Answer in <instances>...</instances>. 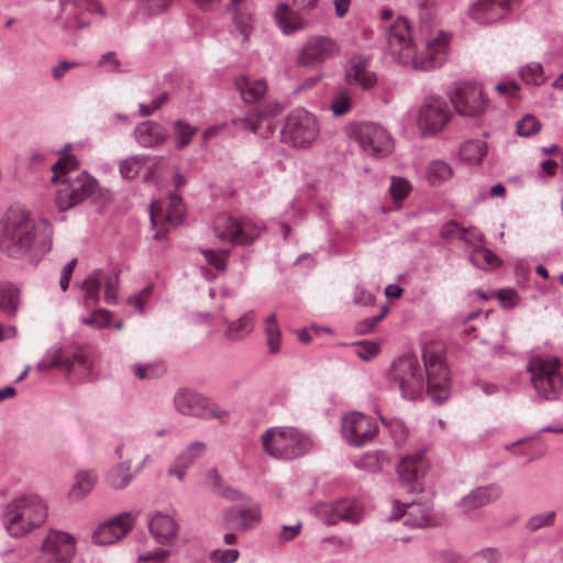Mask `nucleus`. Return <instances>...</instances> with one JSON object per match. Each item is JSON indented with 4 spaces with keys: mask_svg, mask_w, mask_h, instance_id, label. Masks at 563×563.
<instances>
[{
    "mask_svg": "<svg viewBox=\"0 0 563 563\" xmlns=\"http://www.w3.org/2000/svg\"><path fill=\"white\" fill-rule=\"evenodd\" d=\"M240 558L238 549H214L209 552L208 560L211 563H235Z\"/></svg>",
    "mask_w": 563,
    "mask_h": 563,
    "instance_id": "obj_57",
    "label": "nucleus"
},
{
    "mask_svg": "<svg viewBox=\"0 0 563 563\" xmlns=\"http://www.w3.org/2000/svg\"><path fill=\"white\" fill-rule=\"evenodd\" d=\"M520 0H478L468 9V15L482 25L493 24L504 19Z\"/></svg>",
    "mask_w": 563,
    "mask_h": 563,
    "instance_id": "obj_22",
    "label": "nucleus"
},
{
    "mask_svg": "<svg viewBox=\"0 0 563 563\" xmlns=\"http://www.w3.org/2000/svg\"><path fill=\"white\" fill-rule=\"evenodd\" d=\"M63 347L59 344L51 346L44 354L43 358L37 363L38 371H48L53 367L62 365Z\"/></svg>",
    "mask_w": 563,
    "mask_h": 563,
    "instance_id": "obj_50",
    "label": "nucleus"
},
{
    "mask_svg": "<svg viewBox=\"0 0 563 563\" xmlns=\"http://www.w3.org/2000/svg\"><path fill=\"white\" fill-rule=\"evenodd\" d=\"M341 434L349 445L361 448L376 438L378 427L371 417L358 411H351L342 417Z\"/></svg>",
    "mask_w": 563,
    "mask_h": 563,
    "instance_id": "obj_19",
    "label": "nucleus"
},
{
    "mask_svg": "<svg viewBox=\"0 0 563 563\" xmlns=\"http://www.w3.org/2000/svg\"><path fill=\"white\" fill-rule=\"evenodd\" d=\"M266 109L267 110L264 111L260 108H254L245 112L242 117L233 118L232 124L240 126V129L243 131L256 133L261 126L264 117H274L282 111V107L279 103H269L267 104Z\"/></svg>",
    "mask_w": 563,
    "mask_h": 563,
    "instance_id": "obj_33",
    "label": "nucleus"
},
{
    "mask_svg": "<svg viewBox=\"0 0 563 563\" xmlns=\"http://www.w3.org/2000/svg\"><path fill=\"white\" fill-rule=\"evenodd\" d=\"M78 166V161L73 155H64L56 162L52 169L54 173L53 181H57L60 178H65L64 175L69 170H74Z\"/></svg>",
    "mask_w": 563,
    "mask_h": 563,
    "instance_id": "obj_54",
    "label": "nucleus"
},
{
    "mask_svg": "<svg viewBox=\"0 0 563 563\" xmlns=\"http://www.w3.org/2000/svg\"><path fill=\"white\" fill-rule=\"evenodd\" d=\"M560 361L552 356L531 357L527 369L531 384L543 400H554L563 391V378L559 371Z\"/></svg>",
    "mask_w": 563,
    "mask_h": 563,
    "instance_id": "obj_7",
    "label": "nucleus"
},
{
    "mask_svg": "<svg viewBox=\"0 0 563 563\" xmlns=\"http://www.w3.org/2000/svg\"><path fill=\"white\" fill-rule=\"evenodd\" d=\"M500 305L506 309L515 308L519 305L520 296L512 288H504L497 292Z\"/></svg>",
    "mask_w": 563,
    "mask_h": 563,
    "instance_id": "obj_62",
    "label": "nucleus"
},
{
    "mask_svg": "<svg viewBox=\"0 0 563 563\" xmlns=\"http://www.w3.org/2000/svg\"><path fill=\"white\" fill-rule=\"evenodd\" d=\"M500 496V486L496 484L482 486L473 489L470 494L464 496L459 503V506L464 511H471L497 500Z\"/></svg>",
    "mask_w": 563,
    "mask_h": 563,
    "instance_id": "obj_31",
    "label": "nucleus"
},
{
    "mask_svg": "<svg viewBox=\"0 0 563 563\" xmlns=\"http://www.w3.org/2000/svg\"><path fill=\"white\" fill-rule=\"evenodd\" d=\"M174 406L179 413L202 420L227 422L229 419L228 410L221 408L211 398L191 389L178 390L174 396Z\"/></svg>",
    "mask_w": 563,
    "mask_h": 563,
    "instance_id": "obj_12",
    "label": "nucleus"
},
{
    "mask_svg": "<svg viewBox=\"0 0 563 563\" xmlns=\"http://www.w3.org/2000/svg\"><path fill=\"white\" fill-rule=\"evenodd\" d=\"M422 33L421 48L415 47V53L409 65L419 71H431L440 68L448 59L451 47V33L443 30H430Z\"/></svg>",
    "mask_w": 563,
    "mask_h": 563,
    "instance_id": "obj_6",
    "label": "nucleus"
},
{
    "mask_svg": "<svg viewBox=\"0 0 563 563\" xmlns=\"http://www.w3.org/2000/svg\"><path fill=\"white\" fill-rule=\"evenodd\" d=\"M153 294V286L147 285L137 294H134L128 298V303L135 308L141 314L145 313V305L150 300Z\"/></svg>",
    "mask_w": 563,
    "mask_h": 563,
    "instance_id": "obj_60",
    "label": "nucleus"
},
{
    "mask_svg": "<svg viewBox=\"0 0 563 563\" xmlns=\"http://www.w3.org/2000/svg\"><path fill=\"white\" fill-rule=\"evenodd\" d=\"M487 144L483 140H470L462 144L460 156L464 162L472 165H478L487 155Z\"/></svg>",
    "mask_w": 563,
    "mask_h": 563,
    "instance_id": "obj_37",
    "label": "nucleus"
},
{
    "mask_svg": "<svg viewBox=\"0 0 563 563\" xmlns=\"http://www.w3.org/2000/svg\"><path fill=\"white\" fill-rule=\"evenodd\" d=\"M263 451L273 459L291 461L307 454L313 446L312 439L290 426L271 427L261 435Z\"/></svg>",
    "mask_w": 563,
    "mask_h": 563,
    "instance_id": "obj_4",
    "label": "nucleus"
},
{
    "mask_svg": "<svg viewBox=\"0 0 563 563\" xmlns=\"http://www.w3.org/2000/svg\"><path fill=\"white\" fill-rule=\"evenodd\" d=\"M424 452L426 450H421L413 454L406 455L397 465L399 479L404 485H406V489L410 493L422 489L420 481L424 473Z\"/></svg>",
    "mask_w": 563,
    "mask_h": 563,
    "instance_id": "obj_23",
    "label": "nucleus"
},
{
    "mask_svg": "<svg viewBox=\"0 0 563 563\" xmlns=\"http://www.w3.org/2000/svg\"><path fill=\"white\" fill-rule=\"evenodd\" d=\"M235 87L240 91L242 99L249 103L261 99L267 90L264 79H253L244 75L235 78Z\"/></svg>",
    "mask_w": 563,
    "mask_h": 563,
    "instance_id": "obj_35",
    "label": "nucleus"
},
{
    "mask_svg": "<svg viewBox=\"0 0 563 563\" xmlns=\"http://www.w3.org/2000/svg\"><path fill=\"white\" fill-rule=\"evenodd\" d=\"M521 80L529 86H541L545 82V75L541 64L531 62L519 69Z\"/></svg>",
    "mask_w": 563,
    "mask_h": 563,
    "instance_id": "obj_43",
    "label": "nucleus"
},
{
    "mask_svg": "<svg viewBox=\"0 0 563 563\" xmlns=\"http://www.w3.org/2000/svg\"><path fill=\"white\" fill-rule=\"evenodd\" d=\"M112 313L107 309H97L89 317L84 318L82 322L93 329H106L111 324Z\"/></svg>",
    "mask_w": 563,
    "mask_h": 563,
    "instance_id": "obj_53",
    "label": "nucleus"
},
{
    "mask_svg": "<svg viewBox=\"0 0 563 563\" xmlns=\"http://www.w3.org/2000/svg\"><path fill=\"white\" fill-rule=\"evenodd\" d=\"M264 333L268 352L271 354L278 353L282 347V331L275 313H271L264 319Z\"/></svg>",
    "mask_w": 563,
    "mask_h": 563,
    "instance_id": "obj_38",
    "label": "nucleus"
},
{
    "mask_svg": "<svg viewBox=\"0 0 563 563\" xmlns=\"http://www.w3.org/2000/svg\"><path fill=\"white\" fill-rule=\"evenodd\" d=\"M200 254L203 256L207 265L223 272L227 268V254L225 252H217L214 250H200Z\"/></svg>",
    "mask_w": 563,
    "mask_h": 563,
    "instance_id": "obj_59",
    "label": "nucleus"
},
{
    "mask_svg": "<svg viewBox=\"0 0 563 563\" xmlns=\"http://www.w3.org/2000/svg\"><path fill=\"white\" fill-rule=\"evenodd\" d=\"M168 556V550H158L155 552L140 555L137 559V563H166Z\"/></svg>",
    "mask_w": 563,
    "mask_h": 563,
    "instance_id": "obj_64",
    "label": "nucleus"
},
{
    "mask_svg": "<svg viewBox=\"0 0 563 563\" xmlns=\"http://www.w3.org/2000/svg\"><path fill=\"white\" fill-rule=\"evenodd\" d=\"M170 3V0H139L140 9L147 16L164 12Z\"/></svg>",
    "mask_w": 563,
    "mask_h": 563,
    "instance_id": "obj_61",
    "label": "nucleus"
},
{
    "mask_svg": "<svg viewBox=\"0 0 563 563\" xmlns=\"http://www.w3.org/2000/svg\"><path fill=\"white\" fill-rule=\"evenodd\" d=\"M541 129V123L537 117L532 114H526L516 123V131L518 135L529 137L538 133Z\"/></svg>",
    "mask_w": 563,
    "mask_h": 563,
    "instance_id": "obj_52",
    "label": "nucleus"
},
{
    "mask_svg": "<svg viewBox=\"0 0 563 563\" xmlns=\"http://www.w3.org/2000/svg\"><path fill=\"white\" fill-rule=\"evenodd\" d=\"M379 419L388 429L390 438L396 445L400 446L408 441L410 433L402 421L398 419H386L383 416H380Z\"/></svg>",
    "mask_w": 563,
    "mask_h": 563,
    "instance_id": "obj_45",
    "label": "nucleus"
},
{
    "mask_svg": "<svg viewBox=\"0 0 563 563\" xmlns=\"http://www.w3.org/2000/svg\"><path fill=\"white\" fill-rule=\"evenodd\" d=\"M353 346L355 354L363 361L373 360L380 351L379 344L373 341H358Z\"/></svg>",
    "mask_w": 563,
    "mask_h": 563,
    "instance_id": "obj_58",
    "label": "nucleus"
},
{
    "mask_svg": "<svg viewBox=\"0 0 563 563\" xmlns=\"http://www.w3.org/2000/svg\"><path fill=\"white\" fill-rule=\"evenodd\" d=\"M339 512L342 515L340 521H347L351 523H358L364 517L363 505L358 500L342 499L339 500Z\"/></svg>",
    "mask_w": 563,
    "mask_h": 563,
    "instance_id": "obj_41",
    "label": "nucleus"
},
{
    "mask_svg": "<svg viewBox=\"0 0 563 563\" xmlns=\"http://www.w3.org/2000/svg\"><path fill=\"white\" fill-rule=\"evenodd\" d=\"M77 553V536L63 529L48 528L38 538L30 563H74Z\"/></svg>",
    "mask_w": 563,
    "mask_h": 563,
    "instance_id": "obj_5",
    "label": "nucleus"
},
{
    "mask_svg": "<svg viewBox=\"0 0 563 563\" xmlns=\"http://www.w3.org/2000/svg\"><path fill=\"white\" fill-rule=\"evenodd\" d=\"M55 194V203L59 211L69 210L88 198H90L98 189V180L82 172L74 178H60L57 181Z\"/></svg>",
    "mask_w": 563,
    "mask_h": 563,
    "instance_id": "obj_13",
    "label": "nucleus"
},
{
    "mask_svg": "<svg viewBox=\"0 0 563 563\" xmlns=\"http://www.w3.org/2000/svg\"><path fill=\"white\" fill-rule=\"evenodd\" d=\"M150 531L156 542L173 544L178 536V523L172 515L156 512L148 522Z\"/></svg>",
    "mask_w": 563,
    "mask_h": 563,
    "instance_id": "obj_27",
    "label": "nucleus"
},
{
    "mask_svg": "<svg viewBox=\"0 0 563 563\" xmlns=\"http://www.w3.org/2000/svg\"><path fill=\"white\" fill-rule=\"evenodd\" d=\"M135 142L144 148H153L163 145L168 136L167 130L154 121H144L134 129Z\"/></svg>",
    "mask_w": 563,
    "mask_h": 563,
    "instance_id": "obj_29",
    "label": "nucleus"
},
{
    "mask_svg": "<svg viewBox=\"0 0 563 563\" xmlns=\"http://www.w3.org/2000/svg\"><path fill=\"white\" fill-rule=\"evenodd\" d=\"M185 207L177 195H170L167 202L154 201L150 206V218L153 227L164 219L172 227L179 225L184 220Z\"/></svg>",
    "mask_w": 563,
    "mask_h": 563,
    "instance_id": "obj_26",
    "label": "nucleus"
},
{
    "mask_svg": "<svg viewBox=\"0 0 563 563\" xmlns=\"http://www.w3.org/2000/svg\"><path fill=\"white\" fill-rule=\"evenodd\" d=\"M384 463L385 455L378 450L368 451L353 461L356 468L372 473L382 470Z\"/></svg>",
    "mask_w": 563,
    "mask_h": 563,
    "instance_id": "obj_40",
    "label": "nucleus"
},
{
    "mask_svg": "<svg viewBox=\"0 0 563 563\" xmlns=\"http://www.w3.org/2000/svg\"><path fill=\"white\" fill-rule=\"evenodd\" d=\"M231 500H240L224 510L222 525L224 528L245 532L262 521V506L258 501L244 496L241 492L231 489L225 494Z\"/></svg>",
    "mask_w": 563,
    "mask_h": 563,
    "instance_id": "obj_9",
    "label": "nucleus"
},
{
    "mask_svg": "<svg viewBox=\"0 0 563 563\" xmlns=\"http://www.w3.org/2000/svg\"><path fill=\"white\" fill-rule=\"evenodd\" d=\"M148 156L131 155L119 161L118 167L120 176L125 180L135 179L143 169L147 168Z\"/></svg>",
    "mask_w": 563,
    "mask_h": 563,
    "instance_id": "obj_36",
    "label": "nucleus"
},
{
    "mask_svg": "<svg viewBox=\"0 0 563 563\" xmlns=\"http://www.w3.org/2000/svg\"><path fill=\"white\" fill-rule=\"evenodd\" d=\"M451 102L460 115L482 117L488 108V99L479 85L463 82L451 93Z\"/></svg>",
    "mask_w": 563,
    "mask_h": 563,
    "instance_id": "obj_20",
    "label": "nucleus"
},
{
    "mask_svg": "<svg viewBox=\"0 0 563 563\" xmlns=\"http://www.w3.org/2000/svg\"><path fill=\"white\" fill-rule=\"evenodd\" d=\"M339 509V500L335 503H322L317 505L316 514L324 523L335 525L342 516Z\"/></svg>",
    "mask_w": 563,
    "mask_h": 563,
    "instance_id": "obj_49",
    "label": "nucleus"
},
{
    "mask_svg": "<svg viewBox=\"0 0 563 563\" xmlns=\"http://www.w3.org/2000/svg\"><path fill=\"white\" fill-rule=\"evenodd\" d=\"M98 473L93 468L78 470L73 477V483L67 492V498L71 503H78L87 498L98 484Z\"/></svg>",
    "mask_w": 563,
    "mask_h": 563,
    "instance_id": "obj_28",
    "label": "nucleus"
},
{
    "mask_svg": "<svg viewBox=\"0 0 563 563\" xmlns=\"http://www.w3.org/2000/svg\"><path fill=\"white\" fill-rule=\"evenodd\" d=\"M452 119L448 101L439 95H428L417 110V128L422 136H434L443 131Z\"/></svg>",
    "mask_w": 563,
    "mask_h": 563,
    "instance_id": "obj_11",
    "label": "nucleus"
},
{
    "mask_svg": "<svg viewBox=\"0 0 563 563\" xmlns=\"http://www.w3.org/2000/svg\"><path fill=\"white\" fill-rule=\"evenodd\" d=\"M471 263L481 269L496 268L500 265L501 261L490 250L484 247H476L470 254Z\"/></svg>",
    "mask_w": 563,
    "mask_h": 563,
    "instance_id": "obj_42",
    "label": "nucleus"
},
{
    "mask_svg": "<svg viewBox=\"0 0 563 563\" xmlns=\"http://www.w3.org/2000/svg\"><path fill=\"white\" fill-rule=\"evenodd\" d=\"M452 176V168L443 161H433L427 168V178L431 184L442 183L450 179Z\"/></svg>",
    "mask_w": 563,
    "mask_h": 563,
    "instance_id": "obj_47",
    "label": "nucleus"
},
{
    "mask_svg": "<svg viewBox=\"0 0 563 563\" xmlns=\"http://www.w3.org/2000/svg\"><path fill=\"white\" fill-rule=\"evenodd\" d=\"M264 229L262 221L250 218H232L219 216L213 223L216 236L222 242L234 245H246L254 242Z\"/></svg>",
    "mask_w": 563,
    "mask_h": 563,
    "instance_id": "obj_10",
    "label": "nucleus"
},
{
    "mask_svg": "<svg viewBox=\"0 0 563 563\" xmlns=\"http://www.w3.org/2000/svg\"><path fill=\"white\" fill-rule=\"evenodd\" d=\"M382 27L385 30L389 54L399 64L408 66L416 47L409 21L405 16L399 15L391 23L382 25Z\"/></svg>",
    "mask_w": 563,
    "mask_h": 563,
    "instance_id": "obj_17",
    "label": "nucleus"
},
{
    "mask_svg": "<svg viewBox=\"0 0 563 563\" xmlns=\"http://www.w3.org/2000/svg\"><path fill=\"white\" fill-rule=\"evenodd\" d=\"M375 294L364 286L357 285L354 290L353 300L357 305L368 306L374 302Z\"/></svg>",
    "mask_w": 563,
    "mask_h": 563,
    "instance_id": "obj_63",
    "label": "nucleus"
},
{
    "mask_svg": "<svg viewBox=\"0 0 563 563\" xmlns=\"http://www.w3.org/2000/svg\"><path fill=\"white\" fill-rule=\"evenodd\" d=\"M131 369L139 379H153L164 373V366L157 363L134 364Z\"/></svg>",
    "mask_w": 563,
    "mask_h": 563,
    "instance_id": "obj_51",
    "label": "nucleus"
},
{
    "mask_svg": "<svg viewBox=\"0 0 563 563\" xmlns=\"http://www.w3.org/2000/svg\"><path fill=\"white\" fill-rule=\"evenodd\" d=\"M405 508L408 509V519L406 525L413 527H423L431 522V511L427 504H400L398 500L394 501L391 516L399 518L405 514Z\"/></svg>",
    "mask_w": 563,
    "mask_h": 563,
    "instance_id": "obj_32",
    "label": "nucleus"
},
{
    "mask_svg": "<svg viewBox=\"0 0 563 563\" xmlns=\"http://www.w3.org/2000/svg\"><path fill=\"white\" fill-rule=\"evenodd\" d=\"M345 80L364 90L372 89L377 84V75L371 69V58L365 55H354L345 66Z\"/></svg>",
    "mask_w": 563,
    "mask_h": 563,
    "instance_id": "obj_25",
    "label": "nucleus"
},
{
    "mask_svg": "<svg viewBox=\"0 0 563 563\" xmlns=\"http://www.w3.org/2000/svg\"><path fill=\"white\" fill-rule=\"evenodd\" d=\"M85 291L82 302L86 307L96 305L100 300L101 289L103 299L113 305L118 301L119 274L114 271L95 269L79 285Z\"/></svg>",
    "mask_w": 563,
    "mask_h": 563,
    "instance_id": "obj_18",
    "label": "nucleus"
},
{
    "mask_svg": "<svg viewBox=\"0 0 563 563\" xmlns=\"http://www.w3.org/2000/svg\"><path fill=\"white\" fill-rule=\"evenodd\" d=\"M52 224L24 207L12 206L0 218V249L12 257L44 255L52 250Z\"/></svg>",
    "mask_w": 563,
    "mask_h": 563,
    "instance_id": "obj_2",
    "label": "nucleus"
},
{
    "mask_svg": "<svg viewBox=\"0 0 563 563\" xmlns=\"http://www.w3.org/2000/svg\"><path fill=\"white\" fill-rule=\"evenodd\" d=\"M443 353L441 343H428L423 346L424 366L413 354H405L391 364L390 377L405 399H417L426 386L434 402L442 404L450 397V371Z\"/></svg>",
    "mask_w": 563,
    "mask_h": 563,
    "instance_id": "obj_1",
    "label": "nucleus"
},
{
    "mask_svg": "<svg viewBox=\"0 0 563 563\" xmlns=\"http://www.w3.org/2000/svg\"><path fill=\"white\" fill-rule=\"evenodd\" d=\"M228 11L233 14V34L238 33L240 42L246 43L254 27V4L246 0H230Z\"/></svg>",
    "mask_w": 563,
    "mask_h": 563,
    "instance_id": "obj_24",
    "label": "nucleus"
},
{
    "mask_svg": "<svg viewBox=\"0 0 563 563\" xmlns=\"http://www.w3.org/2000/svg\"><path fill=\"white\" fill-rule=\"evenodd\" d=\"M223 323L227 325L224 338L233 342L241 341L254 330L255 312L247 311L235 321H230L228 318H224Z\"/></svg>",
    "mask_w": 563,
    "mask_h": 563,
    "instance_id": "obj_34",
    "label": "nucleus"
},
{
    "mask_svg": "<svg viewBox=\"0 0 563 563\" xmlns=\"http://www.w3.org/2000/svg\"><path fill=\"white\" fill-rule=\"evenodd\" d=\"M412 186L410 181L404 177L393 176L390 179L389 192L394 203L400 205L410 194Z\"/></svg>",
    "mask_w": 563,
    "mask_h": 563,
    "instance_id": "obj_48",
    "label": "nucleus"
},
{
    "mask_svg": "<svg viewBox=\"0 0 563 563\" xmlns=\"http://www.w3.org/2000/svg\"><path fill=\"white\" fill-rule=\"evenodd\" d=\"M20 300L19 289L12 285H0V310L14 313Z\"/></svg>",
    "mask_w": 563,
    "mask_h": 563,
    "instance_id": "obj_44",
    "label": "nucleus"
},
{
    "mask_svg": "<svg viewBox=\"0 0 563 563\" xmlns=\"http://www.w3.org/2000/svg\"><path fill=\"white\" fill-rule=\"evenodd\" d=\"M346 133L366 155L385 157L393 152V137L380 124L374 122L351 123L346 126Z\"/></svg>",
    "mask_w": 563,
    "mask_h": 563,
    "instance_id": "obj_8",
    "label": "nucleus"
},
{
    "mask_svg": "<svg viewBox=\"0 0 563 563\" xmlns=\"http://www.w3.org/2000/svg\"><path fill=\"white\" fill-rule=\"evenodd\" d=\"M320 132L317 118L305 109L292 111L283 129L284 141L295 147H308Z\"/></svg>",
    "mask_w": 563,
    "mask_h": 563,
    "instance_id": "obj_16",
    "label": "nucleus"
},
{
    "mask_svg": "<svg viewBox=\"0 0 563 563\" xmlns=\"http://www.w3.org/2000/svg\"><path fill=\"white\" fill-rule=\"evenodd\" d=\"M207 443L203 441H192L186 445L175 457L183 466L192 467L207 452Z\"/></svg>",
    "mask_w": 563,
    "mask_h": 563,
    "instance_id": "obj_39",
    "label": "nucleus"
},
{
    "mask_svg": "<svg viewBox=\"0 0 563 563\" xmlns=\"http://www.w3.org/2000/svg\"><path fill=\"white\" fill-rule=\"evenodd\" d=\"M341 46L338 41L328 35L314 34L309 36L299 48L296 63L306 68H318L328 60L339 57Z\"/></svg>",
    "mask_w": 563,
    "mask_h": 563,
    "instance_id": "obj_15",
    "label": "nucleus"
},
{
    "mask_svg": "<svg viewBox=\"0 0 563 563\" xmlns=\"http://www.w3.org/2000/svg\"><path fill=\"white\" fill-rule=\"evenodd\" d=\"M555 516L556 514L554 510L536 514L527 521V529L530 531H537L541 528L553 526Z\"/></svg>",
    "mask_w": 563,
    "mask_h": 563,
    "instance_id": "obj_55",
    "label": "nucleus"
},
{
    "mask_svg": "<svg viewBox=\"0 0 563 563\" xmlns=\"http://www.w3.org/2000/svg\"><path fill=\"white\" fill-rule=\"evenodd\" d=\"M197 133V128L191 126L183 120H178L174 123V142L176 148H184L188 146Z\"/></svg>",
    "mask_w": 563,
    "mask_h": 563,
    "instance_id": "obj_46",
    "label": "nucleus"
},
{
    "mask_svg": "<svg viewBox=\"0 0 563 563\" xmlns=\"http://www.w3.org/2000/svg\"><path fill=\"white\" fill-rule=\"evenodd\" d=\"M352 106V99L346 91L338 92L331 101L330 109L334 117L346 114Z\"/></svg>",
    "mask_w": 563,
    "mask_h": 563,
    "instance_id": "obj_56",
    "label": "nucleus"
},
{
    "mask_svg": "<svg viewBox=\"0 0 563 563\" xmlns=\"http://www.w3.org/2000/svg\"><path fill=\"white\" fill-rule=\"evenodd\" d=\"M135 517L131 512H122L100 523L92 533L97 545H111L123 539L132 529Z\"/></svg>",
    "mask_w": 563,
    "mask_h": 563,
    "instance_id": "obj_21",
    "label": "nucleus"
},
{
    "mask_svg": "<svg viewBox=\"0 0 563 563\" xmlns=\"http://www.w3.org/2000/svg\"><path fill=\"white\" fill-rule=\"evenodd\" d=\"M274 19L285 35L300 32L308 26V20L297 11H294L287 3H279L275 10Z\"/></svg>",
    "mask_w": 563,
    "mask_h": 563,
    "instance_id": "obj_30",
    "label": "nucleus"
},
{
    "mask_svg": "<svg viewBox=\"0 0 563 563\" xmlns=\"http://www.w3.org/2000/svg\"><path fill=\"white\" fill-rule=\"evenodd\" d=\"M137 450L139 443L133 439H126L114 448V456L119 462L110 466L103 475V484L108 488L123 490L133 482L135 472L132 470V459Z\"/></svg>",
    "mask_w": 563,
    "mask_h": 563,
    "instance_id": "obj_14",
    "label": "nucleus"
},
{
    "mask_svg": "<svg viewBox=\"0 0 563 563\" xmlns=\"http://www.w3.org/2000/svg\"><path fill=\"white\" fill-rule=\"evenodd\" d=\"M48 519V506L36 494H24L8 501L0 514L1 525L10 538L22 539Z\"/></svg>",
    "mask_w": 563,
    "mask_h": 563,
    "instance_id": "obj_3",
    "label": "nucleus"
}]
</instances>
